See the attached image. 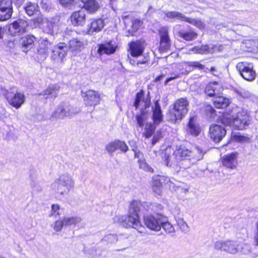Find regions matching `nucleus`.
Returning <instances> with one entry per match:
<instances>
[{
	"label": "nucleus",
	"instance_id": "17",
	"mask_svg": "<svg viewBox=\"0 0 258 258\" xmlns=\"http://www.w3.org/2000/svg\"><path fill=\"white\" fill-rule=\"evenodd\" d=\"M81 95L87 105L94 106L99 103L100 96L97 92L93 90H89L86 92L82 91Z\"/></svg>",
	"mask_w": 258,
	"mask_h": 258
},
{
	"label": "nucleus",
	"instance_id": "26",
	"mask_svg": "<svg viewBox=\"0 0 258 258\" xmlns=\"http://www.w3.org/2000/svg\"><path fill=\"white\" fill-rule=\"evenodd\" d=\"M144 50L143 45L139 41H133L129 44V51L133 58L141 56Z\"/></svg>",
	"mask_w": 258,
	"mask_h": 258
},
{
	"label": "nucleus",
	"instance_id": "35",
	"mask_svg": "<svg viewBox=\"0 0 258 258\" xmlns=\"http://www.w3.org/2000/svg\"><path fill=\"white\" fill-rule=\"evenodd\" d=\"M229 100L223 96H217L213 99L214 106L217 108H224L229 104Z\"/></svg>",
	"mask_w": 258,
	"mask_h": 258
},
{
	"label": "nucleus",
	"instance_id": "48",
	"mask_svg": "<svg viewBox=\"0 0 258 258\" xmlns=\"http://www.w3.org/2000/svg\"><path fill=\"white\" fill-rule=\"evenodd\" d=\"M77 0H59V3L63 7L71 9L74 6Z\"/></svg>",
	"mask_w": 258,
	"mask_h": 258
},
{
	"label": "nucleus",
	"instance_id": "36",
	"mask_svg": "<svg viewBox=\"0 0 258 258\" xmlns=\"http://www.w3.org/2000/svg\"><path fill=\"white\" fill-rule=\"evenodd\" d=\"M178 211L177 210V213L174 215L177 224L182 232L186 233L188 231V226L183 220L182 215L178 212Z\"/></svg>",
	"mask_w": 258,
	"mask_h": 258
},
{
	"label": "nucleus",
	"instance_id": "50",
	"mask_svg": "<svg viewBox=\"0 0 258 258\" xmlns=\"http://www.w3.org/2000/svg\"><path fill=\"white\" fill-rule=\"evenodd\" d=\"M64 225L63 219L62 221L57 220L54 224L53 229L57 232L60 231Z\"/></svg>",
	"mask_w": 258,
	"mask_h": 258
},
{
	"label": "nucleus",
	"instance_id": "1",
	"mask_svg": "<svg viewBox=\"0 0 258 258\" xmlns=\"http://www.w3.org/2000/svg\"><path fill=\"white\" fill-rule=\"evenodd\" d=\"M163 206L154 202H143L133 200L130 204L128 215H122L118 218L119 223L124 228H133L139 233H143L144 227L140 221L139 214H155L160 213Z\"/></svg>",
	"mask_w": 258,
	"mask_h": 258
},
{
	"label": "nucleus",
	"instance_id": "23",
	"mask_svg": "<svg viewBox=\"0 0 258 258\" xmlns=\"http://www.w3.org/2000/svg\"><path fill=\"white\" fill-rule=\"evenodd\" d=\"M237 153L232 152L224 155L222 158V162L223 166L228 168L234 169L237 165Z\"/></svg>",
	"mask_w": 258,
	"mask_h": 258
},
{
	"label": "nucleus",
	"instance_id": "64",
	"mask_svg": "<svg viewBox=\"0 0 258 258\" xmlns=\"http://www.w3.org/2000/svg\"><path fill=\"white\" fill-rule=\"evenodd\" d=\"M164 75H160V76L157 77L155 79V81L156 82L160 81L162 79V78L164 77Z\"/></svg>",
	"mask_w": 258,
	"mask_h": 258
},
{
	"label": "nucleus",
	"instance_id": "38",
	"mask_svg": "<svg viewBox=\"0 0 258 258\" xmlns=\"http://www.w3.org/2000/svg\"><path fill=\"white\" fill-rule=\"evenodd\" d=\"M161 157L163 163L166 166L171 167L175 165V162L171 160L172 156L167 153V150L162 153Z\"/></svg>",
	"mask_w": 258,
	"mask_h": 258
},
{
	"label": "nucleus",
	"instance_id": "6",
	"mask_svg": "<svg viewBox=\"0 0 258 258\" xmlns=\"http://www.w3.org/2000/svg\"><path fill=\"white\" fill-rule=\"evenodd\" d=\"M74 186L73 177L68 173L61 174L51 184L50 188L54 192L61 195H67Z\"/></svg>",
	"mask_w": 258,
	"mask_h": 258
},
{
	"label": "nucleus",
	"instance_id": "15",
	"mask_svg": "<svg viewBox=\"0 0 258 258\" xmlns=\"http://www.w3.org/2000/svg\"><path fill=\"white\" fill-rule=\"evenodd\" d=\"M211 139L216 143L220 142L226 134L225 128L218 124H212L209 129Z\"/></svg>",
	"mask_w": 258,
	"mask_h": 258
},
{
	"label": "nucleus",
	"instance_id": "43",
	"mask_svg": "<svg viewBox=\"0 0 258 258\" xmlns=\"http://www.w3.org/2000/svg\"><path fill=\"white\" fill-rule=\"evenodd\" d=\"M118 240L117 235L115 234H108L105 235L101 239V241L106 242L108 244H112Z\"/></svg>",
	"mask_w": 258,
	"mask_h": 258
},
{
	"label": "nucleus",
	"instance_id": "8",
	"mask_svg": "<svg viewBox=\"0 0 258 258\" xmlns=\"http://www.w3.org/2000/svg\"><path fill=\"white\" fill-rule=\"evenodd\" d=\"M189 102L186 98L177 100L171 111V119L175 122L180 121L187 113Z\"/></svg>",
	"mask_w": 258,
	"mask_h": 258
},
{
	"label": "nucleus",
	"instance_id": "54",
	"mask_svg": "<svg viewBox=\"0 0 258 258\" xmlns=\"http://www.w3.org/2000/svg\"><path fill=\"white\" fill-rule=\"evenodd\" d=\"M172 76L166 79L164 82V85H166L169 82L171 81L172 80L178 78L180 77V74H171Z\"/></svg>",
	"mask_w": 258,
	"mask_h": 258
},
{
	"label": "nucleus",
	"instance_id": "46",
	"mask_svg": "<svg viewBox=\"0 0 258 258\" xmlns=\"http://www.w3.org/2000/svg\"><path fill=\"white\" fill-rule=\"evenodd\" d=\"M6 97L9 103L16 108V93L7 92L6 94Z\"/></svg>",
	"mask_w": 258,
	"mask_h": 258
},
{
	"label": "nucleus",
	"instance_id": "37",
	"mask_svg": "<svg viewBox=\"0 0 258 258\" xmlns=\"http://www.w3.org/2000/svg\"><path fill=\"white\" fill-rule=\"evenodd\" d=\"M69 49L74 52L75 54L81 51L83 48V43L77 39H73L70 41Z\"/></svg>",
	"mask_w": 258,
	"mask_h": 258
},
{
	"label": "nucleus",
	"instance_id": "28",
	"mask_svg": "<svg viewBox=\"0 0 258 258\" xmlns=\"http://www.w3.org/2000/svg\"><path fill=\"white\" fill-rule=\"evenodd\" d=\"M71 21L75 26H82L85 21V13L84 11L74 12L71 17Z\"/></svg>",
	"mask_w": 258,
	"mask_h": 258
},
{
	"label": "nucleus",
	"instance_id": "53",
	"mask_svg": "<svg viewBox=\"0 0 258 258\" xmlns=\"http://www.w3.org/2000/svg\"><path fill=\"white\" fill-rule=\"evenodd\" d=\"M188 66L189 67H194L195 69H198L199 70H201L204 69V65L200 63L198 61H190L188 62Z\"/></svg>",
	"mask_w": 258,
	"mask_h": 258
},
{
	"label": "nucleus",
	"instance_id": "11",
	"mask_svg": "<svg viewBox=\"0 0 258 258\" xmlns=\"http://www.w3.org/2000/svg\"><path fill=\"white\" fill-rule=\"evenodd\" d=\"M165 16L167 18L174 20V21L179 20L182 22H187L200 29H203L205 27L204 23L201 20L188 18L179 12H168L165 14Z\"/></svg>",
	"mask_w": 258,
	"mask_h": 258
},
{
	"label": "nucleus",
	"instance_id": "12",
	"mask_svg": "<svg viewBox=\"0 0 258 258\" xmlns=\"http://www.w3.org/2000/svg\"><path fill=\"white\" fill-rule=\"evenodd\" d=\"M236 67L240 76L245 80L252 81L255 79L256 73L253 70L252 63L247 62H240L236 64Z\"/></svg>",
	"mask_w": 258,
	"mask_h": 258
},
{
	"label": "nucleus",
	"instance_id": "39",
	"mask_svg": "<svg viewBox=\"0 0 258 258\" xmlns=\"http://www.w3.org/2000/svg\"><path fill=\"white\" fill-rule=\"evenodd\" d=\"M43 31L48 33L52 34L53 29L55 26V23L53 19H46L43 23Z\"/></svg>",
	"mask_w": 258,
	"mask_h": 258
},
{
	"label": "nucleus",
	"instance_id": "18",
	"mask_svg": "<svg viewBox=\"0 0 258 258\" xmlns=\"http://www.w3.org/2000/svg\"><path fill=\"white\" fill-rule=\"evenodd\" d=\"M129 148L124 141L119 140H115L109 143L106 146V150L109 154H112L115 151L119 150L120 152L125 153Z\"/></svg>",
	"mask_w": 258,
	"mask_h": 258
},
{
	"label": "nucleus",
	"instance_id": "33",
	"mask_svg": "<svg viewBox=\"0 0 258 258\" xmlns=\"http://www.w3.org/2000/svg\"><path fill=\"white\" fill-rule=\"evenodd\" d=\"M220 85L217 82H214L209 83L205 88L206 94L210 97L215 96L219 93L218 88Z\"/></svg>",
	"mask_w": 258,
	"mask_h": 258
},
{
	"label": "nucleus",
	"instance_id": "14",
	"mask_svg": "<svg viewBox=\"0 0 258 258\" xmlns=\"http://www.w3.org/2000/svg\"><path fill=\"white\" fill-rule=\"evenodd\" d=\"M160 36L159 50L161 52L170 49L171 41L169 36L168 29L167 27H161L159 30Z\"/></svg>",
	"mask_w": 258,
	"mask_h": 258
},
{
	"label": "nucleus",
	"instance_id": "27",
	"mask_svg": "<svg viewBox=\"0 0 258 258\" xmlns=\"http://www.w3.org/2000/svg\"><path fill=\"white\" fill-rule=\"evenodd\" d=\"M51 43L47 38H42L38 48V54L41 55V58L45 59L48 52V48Z\"/></svg>",
	"mask_w": 258,
	"mask_h": 258
},
{
	"label": "nucleus",
	"instance_id": "58",
	"mask_svg": "<svg viewBox=\"0 0 258 258\" xmlns=\"http://www.w3.org/2000/svg\"><path fill=\"white\" fill-rule=\"evenodd\" d=\"M134 152L135 158H138V159H139V160L140 159H142L143 155L141 152L138 150V149H137L135 151H134Z\"/></svg>",
	"mask_w": 258,
	"mask_h": 258
},
{
	"label": "nucleus",
	"instance_id": "16",
	"mask_svg": "<svg viewBox=\"0 0 258 258\" xmlns=\"http://www.w3.org/2000/svg\"><path fill=\"white\" fill-rule=\"evenodd\" d=\"M69 50L67 45L63 42L59 43L55 46L52 51L51 59L55 60L62 61L66 56Z\"/></svg>",
	"mask_w": 258,
	"mask_h": 258
},
{
	"label": "nucleus",
	"instance_id": "5",
	"mask_svg": "<svg viewBox=\"0 0 258 258\" xmlns=\"http://www.w3.org/2000/svg\"><path fill=\"white\" fill-rule=\"evenodd\" d=\"M175 159L177 162L184 161L188 162V160H192L191 164L195 163L197 161L203 158V154L202 150L197 148L190 151L186 149L184 146H176V148L173 153Z\"/></svg>",
	"mask_w": 258,
	"mask_h": 258
},
{
	"label": "nucleus",
	"instance_id": "61",
	"mask_svg": "<svg viewBox=\"0 0 258 258\" xmlns=\"http://www.w3.org/2000/svg\"><path fill=\"white\" fill-rule=\"evenodd\" d=\"M234 138L238 141H242L244 140L245 137L241 135H235Z\"/></svg>",
	"mask_w": 258,
	"mask_h": 258
},
{
	"label": "nucleus",
	"instance_id": "25",
	"mask_svg": "<svg viewBox=\"0 0 258 258\" xmlns=\"http://www.w3.org/2000/svg\"><path fill=\"white\" fill-rule=\"evenodd\" d=\"M36 38L33 35H27L21 38L19 41V44L21 46L22 50L27 52L34 45Z\"/></svg>",
	"mask_w": 258,
	"mask_h": 258
},
{
	"label": "nucleus",
	"instance_id": "2",
	"mask_svg": "<svg viewBox=\"0 0 258 258\" xmlns=\"http://www.w3.org/2000/svg\"><path fill=\"white\" fill-rule=\"evenodd\" d=\"M221 123L238 130L245 129L250 123L249 116L243 110L238 111L235 115H224L221 118Z\"/></svg>",
	"mask_w": 258,
	"mask_h": 258
},
{
	"label": "nucleus",
	"instance_id": "41",
	"mask_svg": "<svg viewBox=\"0 0 258 258\" xmlns=\"http://www.w3.org/2000/svg\"><path fill=\"white\" fill-rule=\"evenodd\" d=\"M161 227H162L167 233H172L175 232L174 228L173 225L167 221L166 218L164 216L163 218H162Z\"/></svg>",
	"mask_w": 258,
	"mask_h": 258
},
{
	"label": "nucleus",
	"instance_id": "9",
	"mask_svg": "<svg viewBox=\"0 0 258 258\" xmlns=\"http://www.w3.org/2000/svg\"><path fill=\"white\" fill-rule=\"evenodd\" d=\"M80 111L79 108L74 107L70 104L64 103L58 105L50 117L51 120L62 119L65 117H71Z\"/></svg>",
	"mask_w": 258,
	"mask_h": 258
},
{
	"label": "nucleus",
	"instance_id": "4",
	"mask_svg": "<svg viewBox=\"0 0 258 258\" xmlns=\"http://www.w3.org/2000/svg\"><path fill=\"white\" fill-rule=\"evenodd\" d=\"M144 92L141 90L136 94L134 106L138 108L139 105L143 104L144 108H142L140 113L136 115L135 118L137 125L141 128H143L146 124L145 122L148 118V113H149V108L151 105V99L148 97L146 99H144Z\"/></svg>",
	"mask_w": 258,
	"mask_h": 258
},
{
	"label": "nucleus",
	"instance_id": "60",
	"mask_svg": "<svg viewBox=\"0 0 258 258\" xmlns=\"http://www.w3.org/2000/svg\"><path fill=\"white\" fill-rule=\"evenodd\" d=\"M15 39L13 38L12 40L10 39L8 42V46L10 48H15Z\"/></svg>",
	"mask_w": 258,
	"mask_h": 258
},
{
	"label": "nucleus",
	"instance_id": "20",
	"mask_svg": "<svg viewBox=\"0 0 258 258\" xmlns=\"http://www.w3.org/2000/svg\"><path fill=\"white\" fill-rule=\"evenodd\" d=\"M130 63L137 66L141 70L146 69L149 65L150 58L148 56H143L142 55L139 57L131 58L128 56Z\"/></svg>",
	"mask_w": 258,
	"mask_h": 258
},
{
	"label": "nucleus",
	"instance_id": "32",
	"mask_svg": "<svg viewBox=\"0 0 258 258\" xmlns=\"http://www.w3.org/2000/svg\"><path fill=\"white\" fill-rule=\"evenodd\" d=\"M84 4V8L89 12L93 13L100 8L99 3L96 0H81Z\"/></svg>",
	"mask_w": 258,
	"mask_h": 258
},
{
	"label": "nucleus",
	"instance_id": "22",
	"mask_svg": "<svg viewBox=\"0 0 258 258\" xmlns=\"http://www.w3.org/2000/svg\"><path fill=\"white\" fill-rule=\"evenodd\" d=\"M12 4L11 0H7L5 5L0 6V21H6L11 17L13 12Z\"/></svg>",
	"mask_w": 258,
	"mask_h": 258
},
{
	"label": "nucleus",
	"instance_id": "56",
	"mask_svg": "<svg viewBox=\"0 0 258 258\" xmlns=\"http://www.w3.org/2000/svg\"><path fill=\"white\" fill-rule=\"evenodd\" d=\"M44 115L42 113H37L33 117L34 121H39L44 119Z\"/></svg>",
	"mask_w": 258,
	"mask_h": 258
},
{
	"label": "nucleus",
	"instance_id": "63",
	"mask_svg": "<svg viewBox=\"0 0 258 258\" xmlns=\"http://www.w3.org/2000/svg\"><path fill=\"white\" fill-rule=\"evenodd\" d=\"M159 141V139L158 137H153L152 140V145H155L158 141Z\"/></svg>",
	"mask_w": 258,
	"mask_h": 258
},
{
	"label": "nucleus",
	"instance_id": "7",
	"mask_svg": "<svg viewBox=\"0 0 258 258\" xmlns=\"http://www.w3.org/2000/svg\"><path fill=\"white\" fill-rule=\"evenodd\" d=\"M152 111L153 123L149 122L145 124V132L143 135L146 138H150L155 132L156 126L159 125L163 121V115L159 100H157L154 102V105L152 107Z\"/></svg>",
	"mask_w": 258,
	"mask_h": 258
},
{
	"label": "nucleus",
	"instance_id": "31",
	"mask_svg": "<svg viewBox=\"0 0 258 258\" xmlns=\"http://www.w3.org/2000/svg\"><path fill=\"white\" fill-rule=\"evenodd\" d=\"M59 89V86L56 84H51L43 93H40L39 95L44 96L45 99L48 98L54 99L56 97Z\"/></svg>",
	"mask_w": 258,
	"mask_h": 258
},
{
	"label": "nucleus",
	"instance_id": "29",
	"mask_svg": "<svg viewBox=\"0 0 258 258\" xmlns=\"http://www.w3.org/2000/svg\"><path fill=\"white\" fill-rule=\"evenodd\" d=\"M104 26V20L101 18L94 19L89 26L88 33L92 34L94 32H99L102 29Z\"/></svg>",
	"mask_w": 258,
	"mask_h": 258
},
{
	"label": "nucleus",
	"instance_id": "24",
	"mask_svg": "<svg viewBox=\"0 0 258 258\" xmlns=\"http://www.w3.org/2000/svg\"><path fill=\"white\" fill-rule=\"evenodd\" d=\"M124 23L127 29L126 36L127 37L134 36L142 24L141 21L139 19L132 20L130 22L125 20Z\"/></svg>",
	"mask_w": 258,
	"mask_h": 258
},
{
	"label": "nucleus",
	"instance_id": "47",
	"mask_svg": "<svg viewBox=\"0 0 258 258\" xmlns=\"http://www.w3.org/2000/svg\"><path fill=\"white\" fill-rule=\"evenodd\" d=\"M25 12L28 14V16H32L36 10V8L34 5L30 3L27 6L24 7Z\"/></svg>",
	"mask_w": 258,
	"mask_h": 258
},
{
	"label": "nucleus",
	"instance_id": "13",
	"mask_svg": "<svg viewBox=\"0 0 258 258\" xmlns=\"http://www.w3.org/2000/svg\"><path fill=\"white\" fill-rule=\"evenodd\" d=\"M180 25H176L173 28V33L182 39L190 41L196 39L198 34L194 29L188 26L187 30L180 29Z\"/></svg>",
	"mask_w": 258,
	"mask_h": 258
},
{
	"label": "nucleus",
	"instance_id": "42",
	"mask_svg": "<svg viewBox=\"0 0 258 258\" xmlns=\"http://www.w3.org/2000/svg\"><path fill=\"white\" fill-rule=\"evenodd\" d=\"M159 176H156L153 178V189L155 192L160 195L161 192V187L162 186V182H159Z\"/></svg>",
	"mask_w": 258,
	"mask_h": 258
},
{
	"label": "nucleus",
	"instance_id": "34",
	"mask_svg": "<svg viewBox=\"0 0 258 258\" xmlns=\"http://www.w3.org/2000/svg\"><path fill=\"white\" fill-rule=\"evenodd\" d=\"M29 177L31 180V186L37 191L40 190L41 188L38 179V175L37 171L36 170H31Z\"/></svg>",
	"mask_w": 258,
	"mask_h": 258
},
{
	"label": "nucleus",
	"instance_id": "21",
	"mask_svg": "<svg viewBox=\"0 0 258 258\" xmlns=\"http://www.w3.org/2000/svg\"><path fill=\"white\" fill-rule=\"evenodd\" d=\"M196 120V116L190 117L186 128L187 133L193 137L198 136L201 132V127Z\"/></svg>",
	"mask_w": 258,
	"mask_h": 258
},
{
	"label": "nucleus",
	"instance_id": "19",
	"mask_svg": "<svg viewBox=\"0 0 258 258\" xmlns=\"http://www.w3.org/2000/svg\"><path fill=\"white\" fill-rule=\"evenodd\" d=\"M97 46V52L100 55L112 54L114 53L117 47L116 43L112 41L98 44Z\"/></svg>",
	"mask_w": 258,
	"mask_h": 258
},
{
	"label": "nucleus",
	"instance_id": "10",
	"mask_svg": "<svg viewBox=\"0 0 258 258\" xmlns=\"http://www.w3.org/2000/svg\"><path fill=\"white\" fill-rule=\"evenodd\" d=\"M163 216L160 213L144 214L143 221L145 225L150 230L159 231L161 229Z\"/></svg>",
	"mask_w": 258,
	"mask_h": 258
},
{
	"label": "nucleus",
	"instance_id": "44",
	"mask_svg": "<svg viewBox=\"0 0 258 258\" xmlns=\"http://www.w3.org/2000/svg\"><path fill=\"white\" fill-rule=\"evenodd\" d=\"M28 26V24L26 21L21 19L17 20V33L25 32Z\"/></svg>",
	"mask_w": 258,
	"mask_h": 258
},
{
	"label": "nucleus",
	"instance_id": "40",
	"mask_svg": "<svg viewBox=\"0 0 258 258\" xmlns=\"http://www.w3.org/2000/svg\"><path fill=\"white\" fill-rule=\"evenodd\" d=\"M64 226L76 225L82 221L79 216L65 217L63 218Z\"/></svg>",
	"mask_w": 258,
	"mask_h": 258
},
{
	"label": "nucleus",
	"instance_id": "3",
	"mask_svg": "<svg viewBox=\"0 0 258 258\" xmlns=\"http://www.w3.org/2000/svg\"><path fill=\"white\" fill-rule=\"evenodd\" d=\"M214 248L216 250L225 251L232 254H235L239 252L246 254L250 251L249 245L240 244L238 241L234 240L217 241L214 244Z\"/></svg>",
	"mask_w": 258,
	"mask_h": 258
},
{
	"label": "nucleus",
	"instance_id": "51",
	"mask_svg": "<svg viewBox=\"0 0 258 258\" xmlns=\"http://www.w3.org/2000/svg\"><path fill=\"white\" fill-rule=\"evenodd\" d=\"M25 101V95L20 93L17 92V109L21 107Z\"/></svg>",
	"mask_w": 258,
	"mask_h": 258
},
{
	"label": "nucleus",
	"instance_id": "55",
	"mask_svg": "<svg viewBox=\"0 0 258 258\" xmlns=\"http://www.w3.org/2000/svg\"><path fill=\"white\" fill-rule=\"evenodd\" d=\"M159 176V182H162V184H166L168 183L170 181V179L168 177H166L164 176H160L158 175Z\"/></svg>",
	"mask_w": 258,
	"mask_h": 258
},
{
	"label": "nucleus",
	"instance_id": "57",
	"mask_svg": "<svg viewBox=\"0 0 258 258\" xmlns=\"http://www.w3.org/2000/svg\"><path fill=\"white\" fill-rule=\"evenodd\" d=\"M129 145L132 148L133 151H135L137 150V146L136 142L134 140H131L128 142Z\"/></svg>",
	"mask_w": 258,
	"mask_h": 258
},
{
	"label": "nucleus",
	"instance_id": "49",
	"mask_svg": "<svg viewBox=\"0 0 258 258\" xmlns=\"http://www.w3.org/2000/svg\"><path fill=\"white\" fill-rule=\"evenodd\" d=\"M59 206L57 204H53L51 206V212L50 214V216L56 217L57 215H59Z\"/></svg>",
	"mask_w": 258,
	"mask_h": 258
},
{
	"label": "nucleus",
	"instance_id": "62",
	"mask_svg": "<svg viewBox=\"0 0 258 258\" xmlns=\"http://www.w3.org/2000/svg\"><path fill=\"white\" fill-rule=\"evenodd\" d=\"M210 71L211 72V73L213 74V75L216 76L218 75V74H217V71L216 68L215 67H211Z\"/></svg>",
	"mask_w": 258,
	"mask_h": 258
},
{
	"label": "nucleus",
	"instance_id": "59",
	"mask_svg": "<svg viewBox=\"0 0 258 258\" xmlns=\"http://www.w3.org/2000/svg\"><path fill=\"white\" fill-rule=\"evenodd\" d=\"M254 239L256 244L258 245V221L256 223V231L255 232Z\"/></svg>",
	"mask_w": 258,
	"mask_h": 258
},
{
	"label": "nucleus",
	"instance_id": "30",
	"mask_svg": "<svg viewBox=\"0 0 258 258\" xmlns=\"http://www.w3.org/2000/svg\"><path fill=\"white\" fill-rule=\"evenodd\" d=\"M192 49L196 53L206 54L214 53L217 49V47L213 44L203 45L200 46H195Z\"/></svg>",
	"mask_w": 258,
	"mask_h": 258
},
{
	"label": "nucleus",
	"instance_id": "52",
	"mask_svg": "<svg viewBox=\"0 0 258 258\" xmlns=\"http://www.w3.org/2000/svg\"><path fill=\"white\" fill-rule=\"evenodd\" d=\"M9 32L12 36L15 37L16 34V21L9 25Z\"/></svg>",
	"mask_w": 258,
	"mask_h": 258
},
{
	"label": "nucleus",
	"instance_id": "45",
	"mask_svg": "<svg viewBox=\"0 0 258 258\" xmlns=\"http://www.w3.org/2000/svg\"><path fill=\"white\" fill-rule=\"evenodd\" d=\"M138 163L141 169H142L147 172L151 173L153 172V169L147 163L145 159L143 158L138 160Z\"/></svg>",
	"mask_w": 258,
	"mask_h": 258
}]
</instances>
